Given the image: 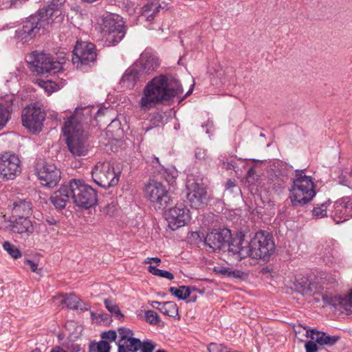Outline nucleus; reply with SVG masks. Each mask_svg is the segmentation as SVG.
I'll list each match as a JSON object with an SVG mask.
<instances>
[{"label": "nucleus", "instance_id": "1", "mask_svg": "<svg viewBox=\"0 0 352 352\" xmlns=\"http://www.w3.org/2000/svg\"><path fill=\"white\" fill-rule=\"evenodd\" d=\"M182 93V86L177 80H169L167 76L160 74L144 87L138 106L141 111H149L158 105L169 102Z\"/></svg>", "mask_w": 352, "mask_h": 352}, {"label": "nucleus", "instance_id": "2", "mask_svg": "<svg viewBox=\"0 0 352 352\" xmlns=\"http://www.w3.org/2000/svg\"><path fill=\"white\" fill-rule=\"evenodd\" d=\"M243 236L239 235L234 238L229 245V251L232 252L237 259L249 256L256 259L267 260L275 249L272 235L263 231L255 233L247 245H243Z\"/></svg>", "mask_w": 352, "mask_h": 352}, {"label": "nucleus", "instance_id": "3", "mask_svg": "<svg viewBox=\"0 0 352 352\" xmlns=\"http://www.w3.org/2000/svg\"><path fill=\"white\" fill-rule=\"evenodd\" d=\"M289 192L292 206H302L308 204L316 195L313 179L305 175L303 170L296 171Z\"/></svg>", "mask_w": 352, "mask_h": 352}, {"label": "nucleus", "instance_id": "4", "mask_svg": "<svg viewBox=\"0 0 352 352\" xmlns=\"http://www.w3.org/2000/svg\"><path fill=\"white\" fill-rule=\"evenodd\" d=\"M63 131L66 136L68 149L73 156L81 157L87 154L89 146L87 143V134L82 126L78 124L73 126L71 121L65 122Z\"/></svg>", "mask_w": 352, "mask_h": 352}, {"label": "nucleus", "instance_id": "5", "mask_svg": "<svg viewBox=\"0 0 352 352\" xmlns=\"http://www.w3.org/2000/svg\"><path fill=\"white\" fill-rule=\"evenodd\" d=\"M71 198L78 207L88 209L97 202L96 191L84 181L73 179L69 182Z\"/></svg>", "mask_w": 352, "mask_h": 352}, {"label": "nucleus", "instance_id": "6", "mask_svg": "<svg viewBox=\"0 0 352 352\" xmlns=\"http://www.w3.org/2000/svg\"><path fill=\"white\" fill-rule=\"evenodd\" d=\"M126 33L124 22L119 15L107 14L103 16L102 34L109 45H115L120 42Z\"/></svg>", "mask_w": 352, "mask_h": 352}, {"label": "nucleus", "instance_id": "7", "mask_svg": "<svg viewBox=\"0 0 352 352\" xmlns=\"http://www.w3.org/2000/svg\"><path fill=\"white\" fill-rule=\"evenodd\" d=\"M50 24V21L43 19L38 14L30 16L23 23L22 27L16 31V37L21 42L27 43L39 34L41 30L47 28Z\"/></svg>", "mask_w": 352, "mask_h": 352}, {"label": "nucleus", "instance_id": "8", "mask_svg": "<svg viewBox=\"0 0 352 352\" xmlns=\"http://www.w3.org/2000/svg\"><path fill=\"white\" fill-rule=\"evenodd\" d=\"M28 63H30L35 71L40 74L49 72L57 73L63 69V62L54 60L48 54L33 52L28 56Z\"/></svg>", "mask_w": 352, "mask_h": 352}, {"label": "nucleus", "instance_id": "9", "mask_svg": "<svg viewBox=\"0 0 352 352\" xmlns=\"http://www.w3.org/2000/svg\"><path fill=\"white\" fill-rule=\"evenodd\" d=\"M91 174L94 182L104 188L117 185L119 181V175L116 173L109 162H98Z\"/></svg>", "mask_w": 352, "mask_h": 352}, {"label": "nucleus", "instance_id": "10", "mask_svg": "<svg viewBox=\"0 0 352 352\" xmlns=\"http://www.w3.org/2000/svg\"><path fill=\"white\" fill-rule=\"evenodd\" d=\"M145 195L153 207L157 210L166 208L170 201L168 190L160 182L152 179L145 186Z\"/></svg>", "mask_w": 352, "mask_h": 352}, {"label": "nucleus", "instance_id": "11", "mask_svg": "<svg viewBox=\"0 0 352 352\" xmlns=\"http://www.w3.org/2000/svg\"><path fill=\"white\" fill-rule=\"evenodd\" d=\"M96 53L95 45L91 43L77 41L73 50L72 63L77 69H82L84 66L95 61Z\"/></svg>", "mask_w": 352, "mask_h": 352}, {"label": "nucleus", "instance_id": "12", "mask_svg": "<svg viewBox=\"0 0 352 352\" xmlns=\"http://www.w3.org/2000/svg\"><path fill=\"white\" fill-rule=\"evenodd\" d=\"M21 118L23 125L25 128L32 133H37L41 131L45 113L36 104H33L23 110Z\"/></svg>", "mask_w": 352, "mask_h": 352}, {"label": "nucleus", "instance_id": "13", "mask_svg": "<svg viewBox=\"0 0 352 352\" xmlns=\"http://www.w3.org/2000/svg\"><path fill=\"white\" fill-rule=\"evenodd\" d=\"M230 230L227 228L215 229L207 234L205 243L213 252L226 248L228 253L233 255V253L228 250L229 245L232 243V242L230 243Z\"/></svg>", "mask_w": 352, "mask_h": 352}, {"label": "nucleus", "instance_id": "14", "mask_svg": "<svg viewBox=\"0 0 352 352\" xmlns=\"http://www.w3.org/2000/svg\"><path fill=\"white\" fill-rule=\"evenodd\" d=\"M21 171V161L16 155L4 153L0 155V175L3 179L12 180Z\"/></svg>", "mask_w": 352, "mask_h": 352}, {"label": "nucleus", "instance_id": "15", "mask_svg": "<svg viewBox=\"0 0 352 352\" xmlns=\"http://www.w3.org/2000/svg\"><path fill=\"white\" fill-rule=\"evenodd\" d=\"M323 281L314 280L311 281L305 278H302L294 282L292 287L296 292L303 296H313L316 302H320V297L322 298V294H325L324 287L322 285Z\"/></svg>", "mask_w": 352, "mask_h": 352}, {"label": "nucleus", "instance_id": "16", "mask_svg": "<svg viewBox=\"0 0 352 352\" xmlns=\"http://www.w3.org/2000/svg\"><path fill=\"white\" fill-rule=\"evenodd\" d=\"M36 173L41 183L48 187L55 186L60 178V172L56 166L44 161L37 163Z\"/></svg>", "mask_w": 352, "mask_h": 352}, {"label": "nucleus", "instance_id": "17", "mask_svg": "<svg viewBox=\"0 0 352 352\" xmlns=\"http://www.w3.org/2000/svg\"><path fill=\"white\" fill-rule=\"evenodd\" d=\"M322 300L325 305H331L339 311L352 314V289L344 296H329L322 294Z\"/></svg>", "mask_w": 352, "mask_h": 352}, {"label": "nucleus", "instance_id": "18", "mask_svg": "<svg viewBox=\"0 0 352 352\" xmlns=\"http://www.w3.org/2000/svg\"><path fill=\"white\" fill-rule=\"evenodd\" d=\"M190 219L189 210L183 204H177L166 214L168 226L173 230L184 226Z\"/></svg>", "mask_w": 352, "mask_h": 352}, {"label": "nucleus", "instance_id": "19", "mask_svg": "<svg viewBox=\"0 0 352 352\" xmlns=\"http://www.w3.org/2000/svg\"><path fill=\"white\" fill-rule=\"evenodd\" d=\"M186 188V197L192 208H199L206 204V190L204 187L189 179Z\"/></svg>", "mask_w": 352, "mask_h": 352}, {"label": "nucleus", "instance_id": "20", "mask_svg": "<svg viewBox=\"0 0 352 352\" xmlns=\"http://www.w3.org/2000/svg\"><path fill=\"white\" fill-rule=\"evenodd\" d=\"M158 58L153 54L144 52L140 59L133 64V66L139 71L142 76L148 75L153 73L159 67Z\"/></svg>", "mask_w": 352, "mask_h": 352}, {"label": "nucleus", "instance_id": "21", "mask_svg": "<svg viewBox=\"0 0 352 352\" xmlns=\"http://www.w3.org/2000/svg\"><path fill=\"white\" fill-rule=\"evenodd\" d=\"M64 2L65 0H52L47 7L40 9L38 14L41 17L47 19L52 23L54 21V16L56 18L61 16Z\"/></svg>", "mask_w": 352, "mask_h": 352}, {"label": "nucleus", "instance_id": "22", "mask_svg": "<svg viewBox=\"0 0 352 352\" xmlns=\"http://www.w3.org/2000/svg\"><path fill=\"white\" fill-rule=\"evenodd\" d=\"M70 197L69 184L64 185L51 195L50 201L56 209L62 210L65 208Z\"/></svg>", "mask_w": 352, "mask_h": 352}, {"label": "nucleus", "instance_id": "23", "mask_svg": "<svg viewBox=\"0 0 352 352\" xmlns=\"http://www.w3.org/2000/svg\"><path fill=\"white\" fill-rule=\"evenodd\" d=\"M14 220L10 221V228L14 232L26 234L28 236L34 232L32 221L25 217H14Z\"/></svg>", "mask_w": 352, "mask_h": 352}, {"label": "nucleus", "instance_id": "24", "mask_svg": "<svg viewBox=\"0 0 352 352\" xmlns=\"http://www.w3.org/2000/svg\"><path fill=\"white\" fill-rule=\"evenodd\" d=\"M306 336L310 337L312 340L320 345L332 346L335 344L340 337L338 336H329L324 332H320L315 329L306 330Z\"/></svg>", "mask_w": 352, "mask_h": 352}, {"label": "nucleus", "instance_id": "25", "mask_svg": "<svg viewBox=\"0 0 352 352\" xmlns=\"http://www.w3.org/2000/svg\"><path fill=\"white\" fill-rule=\"evenodd\" d=\"M13 99V96H8L5 99L0 100V130L6 125L10 120Z\"/></svg>", "mask_w": 352, "mask_h": 352}, {"label": "nucleus", "instance_id": "26", "mask_svg": "<svg viewBox=\"0 0 352 352\" xmlns=\"http://www.w3.org/2000/svg\"><path fill=\"white\" fill-rule=\"evenodd\" d=\"M142 77L141 74L133 65L126 70L125 73L122 77L120 84L123 87L131 89L136 85L138 80Z\"/></svg>", "mask_w": 352, "mask_h": 352}, {"label": "nucleus", "instance_id": "27", "mask_svg": "<svg viewBox=\"0 0 352 352\" xmlns=\"http://www.w3.org/2000/svg\"><path fill=\"white\" fill-rule=\"evenodd\" d=\"M93 109L94 107L89 106L81 108L77 107L76 108L74 114L71 116L66 122L71 121L73 126L78 124L82 126V122L91 118Z\"/></svg>", "mask_w": 352, "mask_h": 352}, {"label": "nucleus", "instance_id": "28", "mask_svg": "<svg viewBox=\"0 0 352 352\" xmlns=\"http://www.w3.org/2000/svg\"><path fill=\"white\" fill-rule=\"evenodd\" d=\"M155 304H158V307L153 305V307L159 310L164 316L179 318L178 307L177 305L172 301L160 302L157 301L154 302Z\"/></svg>", "mask_w": 352, "mask_h": 352}, {"label": "nucleus", "instance_id": "29", "mask_svg": "<svg viewBox=\"0 0 352 352\" xmlns=\"http://www.w3.org/2000/svg\"><path fill=\"white\" fill-rule=\"evenodd\" d=\"M32 212V204L30 201L20 200L13 204L12 218L14 217H25L30 214Z\"/></svg>", "mask_w": 352, "mask_h": 352}, {"label": "nucleus", "instance_id": "30", "mask_svg": "<svg viewBox=\"0 0 352 352\" xmlns=\"http://www.w3.org/2000/svg\"><path fill=\"white\" fill-rule=\"evenodd\" d=\"M118 346V352H135L140 349L141 341L138 338L131 337L128 339L126 343H117Z\"/></svg>", "mask_w": 352, "mask_h": 352}, {"label": "nucleus", "instance_id": "31", "mask_svg": "<svg viewBox=\"0 0 352 352\" xmlns=\"http://www.w3.org/2000/svg\"><path fill=\"white\" fill-rule=\"evenodd\" d=\"M36 83L43 88L47 94H51L52 92L59 89V86L51 80L37 79Z\"/></svg>", "mask_w": 352, "mask_h": 352}, {"label": "nucleus", "instance_id": "32", "mask_svg": "<svg viewBox=\"0 0 352 352\" xmlns=\"http://www.w3.org/2000/svg\"><path fill=\"white\" fill-rule=\"evenodd\" d=\"M170 292L180 300H186L190 295V290L188 287L181 286L179 288L171 287Z\"/></svg>", "mask_w": 352, "mask_h": 352}, {"label": "nucleus", "instance_id": "33", "mask_svg": "<svg viewBox=\"0 0 352 352\" xmlns=\"http://www.w3.org/2000/svg\"><path fill=\"white\" fill-rule=\"evenodd\" d=\"M61 302L66 305L69 309H76L80 307V299L76 295L70 294L67 295L62 300Z\"/></svg>", "mask_w": 352, "mask_h": 352}, {"label": "nucleus", "instance_id": "34", "mask_svg": "<svg viewBox=\"0 0 352 352\" xmlns=\"http://www.w3.org/2000/svg\"><path fill=\"white\" fill-rule=\"evenodd\" d=\"M110 344L106 340L98 342H92L89 345V352H109Z\"/></svg>", "mask_w": 352, "mask_h": 352}, {"label": "nucleus", "instance_id": "35", "mask_svg": "<svg viewBox=\"0 0 352 352\" xmlns=\"http://www.w3.org/2000/svg\"><path fill=\"white\" fill-rule=\"evenodd\" d=\"M104 303L107 309L112 314H114L118 319L120 320L123 318V315L121 314L119 307L112 300L105 299Z\"/></svg>", "mask_w": 352, "mask_h": 352}, {"label": "nucleus", "instance_id": "36", "mask_svg": "<svg viewBox=\"0 0 352 352\" xmlns=\"http://www.w3.org/2000/svg\"><path fill=\"white\" fill-rule=\"evenodd\" d=\"M334 216L335 217H338L340 219H343L341 221H346L349 217H346V214H344V204L342 199L337 201L334 205Z\"/></svg>", "mask_w": 352, "mask_h": 352}, {"label": "nucleus", "instance_id": "37", "mask_svg": "<svg viewBox=\"0 0 352 352\" xmlns=\"http://www.w3.org/2000/svg\"><path fill=\"white\" fill-rule=\"evenodd\" d=\"M285 177L276 175L270 179V184L272 189L276 192H280L285 187Z\"/></svg>", "mask_w": 352, "mask_h": 352}, {"label": "nucleus", "instance_id": "38", "mask_svg": "<svg viewBox=\"0 0 352 352\" xmlns=\"http://www.w3.org/2000/svg\"><path fill=\"white\" fill-rule=\"evenodd\" d=\"M148 271L155 276L165 278L168 280H173L174 278V275L172 273L168 271L160 270L155 266H148Z\"/></svg>", "mask_w": 352, "mask_h": 352}, {"label": "nucleus", "instance_id": "39", "mask_svg": "<svg viewBox=\"0 0 352 352\" xmlns=\"http://www.w3.org/2000/svg\"><path fill=\"white\" fill-rule=\"evenodd\" d=\"M3 248L12 258L16 259L21 257V253L20 250L10 242H4L3 244Z\"/></svg>", "mask_w": 352, "mask_h": 352}, {"label": "nucleus", "instance_id": "40", "mask_svg": "<svg viewBox=\"0 0 352 352\" xmlns=\"http://www.w3.org/2000/svg\"><path fill=\"white\" fill-rule=\"evenodd\" d=\"M330 205L329 201H326L321 204L320 206L315 207L313 209V215L316 218H322L327 216V208Z\"/></svg>", "mask_w": 352, "mask_h": 352}, {"label": "nucleus", "instance_id": "41", "mask_svg": "<svg viewBox=\"0 0 352 352\" xmlns=\"http://www.w3.org/2000/svg\"><path fill=\"white\" fill-rule=\"evenodd\" d=\"M118 333L120 338L118 343H126V341L134 335L133 331L125 327L118 328Z\"/></svg>", "mask_w": 352, "mask_h": 352}, {"label": "nucleus", "instance_id": "42", "mask_svg": "<svg viewBox=\"0 0 352 352\" xmlns=\"http://www.w3.org/2000/svg\"><path fill=\"white\" fill-rule=\"evenodd\" d=\"M215 271L227 277H234V278H239L241 276L240 272L239 271H232L229 267H221L215 269Z\"/></svg>", "mask_w": 352, "mask_h": 352}, {"label": "nucleus", "instance_id": "43", "mask_svg": "<svg viewBox=\"0 0 352 352\" xmlns=\"http://www.w3.org/2000/svg\"><path fill=\"white\" fill-rule=\"evenodd\" d=\"M208 352H231L222 344L211 342L207 346Z\"/></svg>", "mask_w": 352, "mask_h": 352}, {"label": "nucleus", "instance_id": "44", "mask_svg": "<svg viewBox=\"0 0 352 352\" xmlns=\"http://www.w3.org/2000/svg\"><path fill=\"white\" fill-rule=\"evenodd\" d=\"M344 204V211L348 217H352V197H345L342 198Z\"/></svg>", "mask_w": 352, "mask_h": 352}, {"label": "nucleus", "instance_id": "45", "mask_svg": "<svg viewBox=\"0 0 352 352\" xmlns=\"http://www.w3.org/2000/svg\"><path fill=\"white\" fill-rule=\"evenodd\" d=\"M145 317L150 324H157L160 321L158 314L152 310L147 311L145 313Z\"/></svg>", "mask_w": 352, "mask_h": 352}, {"label": "nucleus", "instance_id": "46", "mask_svg": "<svg viewBox=\"0 0 352 352\" xmlns=\"http://www.w3.org/2000/svg\"><path fill=\"white\" fill-rule=\"evenodd\" d=\"M101 338L103 339V340H107L113 342L115 341L117 338V333L114 330L104 331L101 333Z\"/></svg>", "mask_w": 352, "mask_h": 352}, {"label": "nucleus", "instance_id": "47", "mask_svg": "<svg viewBox=\"0 0 352 352\" xmlns=\"http://www.w3.org/2000/svg\"><path fill=\"white\" fill-rule=\"evenodd\" d=\"M140 348L142 352H153L155 348V345L150 340L141 342Z\"/></svg>", "mask_w": 352, "mask_h": 352}, {"label": "nucleus", "instance_id": "48", "mask_svg": "<svg viewBox=\"0 0 352 352\" xmlns=\"http://www.w3.org/2000/svg\"><path fill=\"white\" fill-rule=\"evenodd\" d=\"M24 265L28 267L32 272H35L36 274H39L41 269L38 268V264L31 260L25 259L24 261Z\"/></svg>", "mask_w": 352, "mask_h": 352}, {"label": "nucleus", "instance_id": "49", "mask_svg": "<svg viewBox=\"0 0 352 352\" xmlns=\"http://www.w3.org/2000/svg\"><path fill=\"white\" fill-rule=\"evenodd\" d=\"M306 352H316L318 347L316 344L313 341H309L305 343Z\"/></svg>", "mask_w": 352, "mask_h": 352}, {"label": "nucleus", "instance_id": "50", "mask_svg": "<svg viewBox=\"0 0 352 352\" xmlns=\"http://www.w3.org/2000/svg\"><path fill=\"white\" fill-rule=\"evenodd\" d=\"M338 278H339L336 275H328L324 278L327 284H329L331 286L335 285V283L338 282Z\"/></svg>", "mask_w": 352, "mask_h": 352}, {"label": "nucleus", "instance_id": "51", "mask_svg": "<svg viewBox=\"0 0 352 352\" xmlns=\"http://www.w3.org/2000/svg\"><path fill=\"white\" fill-rule=\"evenodd\" d=\"M206 156V153L205 150L201 148H197L195 151V157L197 159L202 160L205 159Z\"/></svg>", "mask_w": 352, "mask_h": 352}, {"label": "nucleus", "instance_id": "52", "mask_svg": "<svg viewBox=\"0 0 352 352\" xmlns=\"http://www.w3.org/2000/svg\"><path fill=\"white\" fill-rule=\"evenodd\" d=\"M152 261L159 265L161 262V259L157 257H148L145 259L144 263H151Z\"/></svg>", "mask_w": 352, "mask_h": 352}, {"label": "nucleus", "instance_id": "53", "mask_svg": "<svg viewBox=\"0 0 352 352\" xmlns=\"http://www.w3.org/2000/svg\"><path fill=\"white\" fill-rule=\"evenodd\" d=\"M107 111V109L104 108H100L98 109L97 112L96 113V118H98L100 116H103L105 114V112Z\"/></svg>", "mask_w": 352, "mask_h": 352}, {"label": "nucleus", "instance_id": "54", "mask_svg": "<svg viewBox=\"0 0 352 352\" xmlns=\"http://www.w3.org/2000/svg\"><path fill=\"white\" fill-rule=\"evenodd\" d=\"M235 186V184L234 182L231 181V180H228L227 182H226V187L227 189H230L232 187H234Z\"/></svg>", "mask_w": 352, "mask_h": 352}, {"label": "nucleus", "instance_id": "55", "mask_svg": "<svg viewBox=\"0 0 352 352\" xmlns=\"http://www.w3.org/2000/svg\"><path fill=\"white\" fill-rule=\"evenodd\" d=\"M50 352H66V351L60 346H55L53 349H52Z\"/></svg>", "mask_w": 352, "mask_h": 352}, {"label": "nucleus", "instance_id": "56", "mask_svg": "<svg viewBox=\"0 0 352 352\" xmlns=\"http://www.w3.org/2000/svg\"><path fill=\"white\" fill-rule=\"evenodd\" d=\"M113 207H114L113 206H107V207H105V208H104V210H103V211H104V212H105L106 214H110V209H111V208H113Z\"/></svg>", "mask_w": 352, "mask_h": 352}, {"label": "nucleus", "instance_id": "57", "mask_svg": "<svg viewBox=\"0 0 352 352\" xmlns=\"http://www.w3.org/2000/svg\"><path fill=\"white\" fill-rule=\"evenodd\" d=\"M175 176H172L171 178L170 179H166L167 182L170 184H173L174 182H175Z\"/></svg>", "mask_w": 352, "mask_h": 352}, {"label": "nucleus", "instance_id": "58", "mask_svg": "<svg viewBox=\"0 0 352 352\" xmlns=\"http://www.w3.org/2000/svg\"><path fill=\"white\" fill-rule=\"evenodd\" d=\"M47 222L50 224V225H55L56 223V220H54V219H47Z\"/></svg>", "mask_w": 352, "mask_h": 352}, {"label": "nucleus", "instance_id": "59", "mask_svg": "<svg viewBox=\"0 0 352 352\" xmlns=\"http://www.w3.org/2000/svg\"><path fill=\"white\" fill-rule=\"evenodd\" d=\"M192 91V89H190L186 94L185 97L188 96Z\"/></svg>", "mask_w": 352, "mask_h": 352}, {"label": "nucleus", "instance_id": "60", "mask_svg": "<svg viewBox=\"0 0 352 352\" xmlns=\"http://www.w3.org/2000/svg\"><path fill=\"white\" fill-rule=\"evenodd\" d=\"M252 172H253V169H250L249 171H248V175H250V174L252 173Z\"/></svg>", "mask_w": 352, "mask_h": 352}, {"label": "nucleus", "instance_id": "61", "mask_svg": "<svg viewBox=\"0 0 352 352\" xmlns=\"http://www.w3.org/2000/svg\"><path fill=\"white\" fill-rule=\"evenodd\" d=\"M156 352H166L164 350H157Z\"/></svg>", "mask_w": 352, "mask_h": 352}, {"label": "nucleus", "instance_id": "62", "mask_svg": "<svg viewBox=\"0 0 352 352\" xmlns=\"http://www.w3.org/2000/svg\"><path fill=\"white\" fill-rule=\"evenodd\" d=\"M154 302H155V301H153V302H152V305H155L156 307H158V304H155V303H154Z\"/></svg>", "mask_w": 352, "mask_h": 352}, {"label": "nucleus", "instance_id": "63", "mask_svg": "<svg viewBox=\"0 0 352 352\" xmlns=\"http://www.w3.org/2000/svg\"><path fill=\"white\" fill-rule=\"evenodd\" d=\"M342 220V219H340V221H341ZM335 221H336V223H337L340 222V221H338V220L337 221V219H335Z\"/></svg>", "mask_w": 352, "mask_h": 352}]
</instances>
